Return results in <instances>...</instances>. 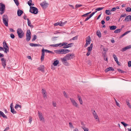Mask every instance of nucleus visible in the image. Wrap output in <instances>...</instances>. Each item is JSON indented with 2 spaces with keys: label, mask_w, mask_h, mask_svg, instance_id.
Instances as JSON below:
<instances>
[{
  "label": "nucleus",
  "mask_w": 131,
  "mask_h": 131,
  "mask_svg": "<svg viewBox=\"0 0 131 131\" xmlns=\"http://www.w3.org/2000/svg\"><path fill=\"white\" fill-rule=\"evenodd\" d=\"M126 16V14H122L120 16V18H122L123 17H125Z\"/></svg>",
  "instance_id": "nucleus-53"
},
{
  "label": "nucleus",
  "mask_w": 131,
  "mask_h": 131,
  "mask_svg": "<svg viewBox=\"0 0 131 131\" xmlns=\"http://www.w3.org/2000/svg\"><path fill=\"white\" fill-rule=\"evenodd\" d=\"M78 36H77L75 37H73L72 39L73 40H75L77 39H78Z\"/></svg>",
  "instance_id": "nucleus-56"
},
{
  "label": "nucleus",
  "mask_w": 131,
  "mask_h": 131,
  "mask_svg": "<svg viewBox=\"0 0 131 131\" xmlns=\"http://www.w3.org/2000/svg\"><path fill=\"white\" fill-rule=\"evenodd\" d=\"M114 69L112 67H109L107 68L105 70V72H107L110 71H114Z\"/></svg>",
  "instance_id": "nucleus-20"
},
{
  "label": "nucleus",
  "mask_w": 131,
  "mask_h": 131,
  "mask_svg": "<svg viewBox=\"0 0 131 131\" xmlns=\"http://www.w3.org/2000/svg\"><path fill=\"white\" fill-rule=\"evenodd\" d=\"M126 102L127 105L130 108H131V106L129 103V100H126Z\"/></svg>",
  "instance_id": "nucleus-36"
},
{
  "label": "nucleus",
  "mask_w": 131,
  "mask_h": 131,
  "mask_svg": "<svg viewBox=\"0 0 131 131\" xmlns=\"http://www.w3.org/2000/svg\"><path fill=\"white\" fill-rule=\"evenodd\" d=\"M17 34L18 37L20 38H22L24 36V32L21 28H18L17 30Z\"/></svg>",
  "instance_id": "nucleus-3"
},
{
  "label": "nucleus",
  "mask_w": 131,
  "mask_h": 131,
  "mask_svg": "<svg viewBox=\"0 0 131 131\" xmlns=\"http://www.w3.org/2000/svg\"><path fill=\"white\" fill-rule=\"evenodd\" d=\"M91 40L90 39V38H87L86 40V42L88 43L89 44H90V43Z\"/></svg>",
  "instance_id": "nucleus-42"
},
{
  "label": "nucleus",
  "mask_w": 131,
  "mask_h": 131,
  "mask_svg": "<svg viewBox=\"0 0 131 131\" xmlns=\"http://www.w3.org/2000/svg\"><path fill=\"white\" fill-rule=\"evenodd\" d=\"M128 65L129 67H131V61H129L128 62Z\"/></svg>",
  "instance_id": "nucleus-55"
},
{
  "label": "nucleus",
  "mask_w": 131,
  "mask_h": 131,
  "mask_svg": "<svg viewBox=\"0 0 131 131\" xmlns=\"http://www.w3.org/2000/svg\"><path fill=\"white\" fill-rule=\"evenodd\" d=\"M130 48H131V45H129L123 48L121 50V51L122 52H124L126 51L127 49H129Z\"/></svg>",
  "instance_id": "nucleus-13"
},
{
  "label": "nucleus",
  "mask_w": 131,
  "mask_h": 131,
  "mask_svg": "<svg viewBox=\"0 0 131 131\" xmlns=\"http://www.w3.org/2000/svg\"><path fill=\"white\" fill-rule=\"evenodd\" d=\"M77 97L79 101L81 104H82L83 103V101L81 97L79 95H77Z\"/></svg>",
  "instance_id": "nucleus-28"
},
{
  "label": "nucleus",
  "mask_w": 131,
  "mask_h": 131,
  "mask_svg": "<svg viewBox=\"0 0 131 131\" xmlns=\"http://www.w3.org/2000/svg\"><path fill=\"white\" fill-rule=\"evenodd\" d=\"M9 31H10L12 32H14L15 30H14V29L12 28H10L9 29Z\"/></svg>",
  "instance_id": "nucleus-62"
},
{
  "label": "nucleus",
  "mask_w": 131,
  "mask_h": 131,
  "mask_svg": "<svg viewBox=\"0 0 131 131\" xmlns=\"http://www.w3.org/2000/svg\"><path fill=\"white\" fill-rule=\"evenodd\" d=\"M5 5L2 3H0V14L2 15L3 14L5 11Z\"/></svg>",
  "instance_id": "nucleus-4"
},
{
  "label": "nucleus",
  "mask_w": 131,
  "mask_h": 131,
  "mask_svg": "<svg viewBox=\"0 0 131 131\" xmlns=\"http://www.w3.org/2000/svg\"><path fill=\"white\" fill-rule=\"evenodd\" d=\"M111 10L110 9L106 10L105 11V13L107 15H110L111 14Z\"/></svg>",
  "instance_id": "nucleus-31"
},
{
  "label": "nucleus",
  "mask_w": 131,
  "mask_h": 131,
  "mask_svg": "<svg viewBox=\"0 0 131 131\" xmlns=\"http://www.w3.org/2000/svg\"><path fill=\"white\" fill-rule=\"evenodd\" d=\"M129 19L130 21H131V16L130 15L127 16L125 17V19L123 20V21H129Z\"/></svg>",
  "instance_id": "nucleus-18"
},
{
  "label": "nucleus",
  "mask_w": 131,
  "mask_h": 131,
  "mask_svg": "<svg viewBox=\"0 0 131 131\" xmlns=\"http://www.w3.org/2000/svg\"><path fill=\"white\" fill-rule=\"evenodd\" d=\"M52 103L54 107H55L56 106V103L55 102H52Z\"/></svg>",
  "instance_id": "nucleus-61"
},
{
  "label": "nucleus",
  "mask_w": 131,
  "mask_h": 131,
  "mask_svg": "<svg viewBox=\"0 0 131 131\" xmlns=\"http://www.w3.org/2000/svg\"><path fill=\"white\" fill-rule=\"evenodd\" d=\"M48 5V3H46L45 1L40 3V5L43 8H47Z\"/></svg>",
  "instance_id": "nucleus-10"
},
{
  "label": "nucleus",
  "mask_w": 131,
  "mask_h": 131,
  "mask_svg": "<svg viewBox=\"0 0 131 131\" xmlns=\"http://www.w3.org/2000/svg\"><path fill=\"white\" fill-rule=\"evenodd\" d=\"M122 29H117L116 30H115L114 31V32L115 33H119V32H120L121 31Z\"/></svg>",
  "instance_id": "nucleus-38"
},
{
  "label": "nucleus",
  "mask_w": 131,
  "mask_h": 131,
  "mask_svg": "<svg viewBox=\"0 0 131 131\" xmlns=\"http://www.w3.org/2000/svg\"><path fill=\"white\" fill-rule=\"evenodd\" d=\"M121 124H122L125 127H126V126L128 125L125 123L124 122H121Z\"/></svg>",
  "instance_id": "nucleus-39"
},
{
  "label": "nucleus",
  "mask_w": 131,
  "mask_h": 131,
  "mask_svg": "<svg viewBox=\"0 0 131 131\" xmlns=\"http://www.w3.org/2000/svg\"><path fill=\"white\" fill-rule=\"evenodd\" d=\"M103 56L104 57V59L105 61H107V57L106 55V52H104L103 54Z\"/></svg>",
  "instance_id": "nucleus-27"
},
{
  "label": "nucleus",
  "mask_w": 131,
  "mask_h": 131,
  "mask_svg": "<svg viewBox=\"0 0 131 131\" xmlns=\"http://www.w3.org/2000/svg\"><path fill=\"white\" fill-rule=\"evenodd\" d=\"M29 45L30 46L32 47L42 46L41 45L39 44H34L31 43H30L29 44Z\"/></svg>",
  "instance_id": "nucleus-21"
},
{
  "label": "nucleus",
  "mask_w": 131,
  "mask_h": 131,
  "mask_svg": "<svg viewBox=\"0 0 131 131\" xmlns=\"http://www.w3.org/2000/svg\"><path fill=\"white\" fill-rule=\"evenodd\" d=\"M11 109V112L13 114H15L16 113V112L14 110V108H12Z\"/></svg>",
  "instance_id": "nucleus-41"
},
{
  "label": "nucleus",
  "mask_w": 131,
  "mask_h": 131,
  "mask_svg": "<svg viewBox=\"0 0 131 131\" xmlns=\"http://www.w3.org/2000/svg\"><path fill=\"white\" fill-rule=\"evenodd\" d=\"M127 12H130L131 11V8L130 7H128L125 8Z\"/></svg>",
  "instance_id": "nucleus-40"
},
{
  "label": "nucleus",
  "mask_w": 131,
  "mask_h": 131,
  "mask_svg": "<svg viewBox=\"0 0 131 131\" xmlns=\"http://www.w3.org/2000/svg\"><path fill=\"white\" fill-rule=\"evenodd\" d=\"M18 107H19L20 108L21 107V106L20 105L17 104L15 106V108L16 109H18Z\"/></svg>",
  "instance_id": "nucleus-43"
},
{
  "label": "nucleus",
  "mask_w": 131,
  "mask_h": 131,
  "mask_svg": "<svg viewBox=\"0 0 131 131\" xmlns=\"http://www.w3.org/2000/svg\"><path fill=\"white\" fill-rule=\"evenodd\" d=\"M110 19V17L109 16H108L106 17V20L107 21H108Z\"/></svg>",
  "instance_id": "nucleus-63"
},
{
  "label": "nucleus",
  "mask_w": 131,
  "mask_h": 131,
  "mask_svg": "<svg viewBox=\"0 0 131 131\" xmlns=\"http://www.w3.org/2000/svg\"><path fill=\"white\" fill-rule=\"evenodd\" d=\"M37 38V36L36 35H34V37L32 40V41H35Z\"/></svg>",
  "instance_id": "nucleus-46"
},
{
  "label": "nucleus",
  "mask_w": 131,
  "mask_h": 131,
  "mask_svg": "<svg viewBox=\"0 0 131 131\" xmlns=\"http://www.w3.org/2000/svg\"><path fill=\"white\" fill-rule=\"evenodd\" d=\"M93 114L94 118L95 119H97L99 122L100 121L99 117L96 113L95 112V110H94L93 111Z\"/></svg>",
  "instance_id": "nucleus-12"
},
{
  "label": "nucleus",
  "mask_w": 131,
  "mask_h": 131,
  "mask_svg": "<svg viewBox=\"0 0 131 131\" xmlns=\"http://www.w3.org/2000/svg\"><path fill=\"white\" fill-rule=\"evenodd\" d=\"M113 57L115 61L116 62L117 64L118 65H119V63L118 61V59L116 55L115 54H113Z\"/></svg>",
  "instance_id": "nucleus-19"
},
{
  "label": "nucleus",
  "mask_w": 131,
  "mask_h": 131,
  "mask_svg": "<svg viewBox=\"0 0 131 131\" xmlns=\"http://www.w3.org/2000/svg\"><path fill=\"white\" fill-rule=\"evenodd\" d=\"M0 116L2 117V116L4 118H7V116L5 115V114L4 113L0 111Z\"/></svg>",
  "instance_id": "nucleus-25"
},
{
  "label": "nucleus",
  "mask_w": 131,
  "mask_h": 131,
  "mask_svg": "<svg viewBox=\"0 0 131 131\" xmlns=\"http://www.w3.org/2000/svg\"><path fill=\"white\" fill-rule=\"evenodd\" d=\"M97 35L99 37V38H100L101 37V33L99 30H98L96 32Z\"/></svg>",
  "instance_id": "nucleus-33"
},
{
  "label": "nucleus",
  "mask_w": 131,
  "mask_h": 131,
  "mask_svg": "<svg viewBox=\"0 0 131 131\" xmlns=\"http://www.w3.org/2000/svg\"><path fill=\"white\" fill-rule=\"evenodd\" d=\"M109 28L111 30H114L117 27L115 26H109Z\"/></svg>",
  "instance_id": "nucleus-29"
},
{
  "label": "nucleus",
  "mask_w": 131,
  "mask_h": 131,
  "mask_svg": "<svg viewBox=\"0 0 131 131\" xmlns=\"http://www.w3.org/2000/svg\"><path fill=\"white\" fill-rule=\"evenodd\" d=\"M111 11H115L116 10V8L115 7H114L110 9Z\"/></svg>",
  "instance_id": "nucleus-58"
},
{
  "label": "nucleus",
  "mask_w": 131,
  "mask_h": 131,
  "mask_svg": "<svg viewBox=\"0 0 131 131\" xmlns=\"http://www.w3.org/2000/svg\"><path fill=\"white\" fill-rule=\"evenodd\" d=\"M3 48H7L9 47L6 41H4L3 42Z\"/></svg>",
  "instance_id": "nucleus-26"
},
{
  "label": "nucleus",
  "mask_w": 131,
  "mask_h": 131,
  "mask_svg": "<svg viewBox=\"0 0 131 131\" xmlns=\"http://www.w3.org/2000/svg\"><path fill=\"white\" fill-rule=\"evenodd\" d=\"M104 8V7L97 8L95 9V10L96 11H100L103 9Z\"/></svg>",
  "instance_id": "nucleus-45"
},
{
  "label": "nucleus",
  "mask_w": 131,
  "mask_h": 131,
  "mask_svg": "<svg viewBox=\"0 0 131 131\" xmlns=\"http://www.w3.org/2000/svg\"><path fill=\"white\" fill-rule=\"evenodd\" d=\"M117 71L121 73H124L125 72V71H124L123 70H122L120 69H117Z\"/></svg>",
  "instance_id": "nucleus-48"
},
{
  "label": "nucleus",
  "mask_w": 131,
  "mask_h": 131,
  "mask_svg": "<svg viewBox=\"0 0 131 131\" xmlns=\"http://www.w3.org/2000/svg\"><path fill=\"white\" fill-rule=\"evenodd\" d=\"M44 50L42 49L41 50V61H42L44 60L45 56L44 52L43 51Z\"/></svg>",
  "instance_id": "nucleus-17"
},
{
  "label": "nucleus",
  "mask_w": 131,
  "mask_h": 131,
  "mask_svg": "<svg viewBox=\"0 0 131 131\" xmlns=\"http://www.w3.org/2000/svg\"><path fill=\"white\" fill-rule=\"evenodd\" d=\"M61 60L63 63L65 65L66 64V56H64L63 58H61Z\"/></svg>",
  "instance_id": "nucleus-34"
},
{
  "label": "nucleus",
  "mask_w": 131,
  "mask_h": 131,
  "mask_svg": "<svg viewBox=\"0 0 131 131\" xmlns=\"http://www.w3.org/2000/svg\"><path fill=\"white\" fill-rule=\"evenodd\" d=\"M3 22L5 25L7 27L8 26V17L6 14H4L2 17Z\"/></svg>",
  "instance_id": "nucleus-1"
},
{
  "label": "nucleus",
  "mask_w": 131,
  "mask_h": 131,
  "mask_svg": "<svg viewBox=\"0 0 131 131\" xmlns=\"http://www.w3.org/2000/svg\"><path fill=\"white\" fill-rule=\"evenodd\" d=\"M28 21V25L30 26L31 28H32L34 27V26L31 24V22L30 20L28 18L27 19Z\"/></svg>",
  "instance_id": "nucleus-23"
},
{
  "label": "nucleus",
  "mask_w": 131,
  "mask_h": 131,
  "mask_svg": "<svg viewBox=\"0 0 131 131\" xmlns=\"http://www.w3.org/2000/svg\"><path fill=\"white\" fill-rule=\"evenodd\" d=\"M10 35V37L12 39H14L15 37L14 35L12 33Z\"/></svg>",
  "instance_id": "nucleus-54"
},
{
  "label": "nucleus",
  "mask_w": 131,
  "mask_h": 131,
  "mask_svg": "<svg viewBox=\"0 0 131 131\" xmlns=\"http://www.w3.org/2000/svg\"><path fill=\"white\" fill-rule=\"evenodd\" d=\"M70 100L72 105L77 107H78V104L77 103L75 100L73 98H70Z\"/></svg>",
  "instance_id": "nucleus-9"
},
{
  "label": "nucleus",
  "mask_w": 131,
  "mask_h": 131,
  "mask_svg": "<svg viewBox=\"0 0 131 131\" xmlns=\"http://www.w3.org/2000/svg\"><path fill=\"white\" fill-rule=\"evenodd\" d=\"M66 43L63 42V43H60L58 44H57L54 45H51V46H52L53 47H57L58 46L61 47V46L65 45ZM64 48H66V46H64L63 47Z\"/></svg>",
  "instance_id": "nucleus-8"
},
{
  "label": "nucleus",
  "mask_w": 131,
  "mask_h": 131,
  "mask_svg": "<svg viewBox=\"0 0 131 131\" xmlns=\"http://www.w3.org/2000/svg\"><path fill=\"white\" fill-rule=\"evenodd\" d=\"M82 6V5L81 4H77L76 5L75 7V8H77Z\"/></svg>",
  "instance_id": "nucleus-50"
},
{
  "label": "nucleus",
  "mask_w": 131,
  "mask_h": 131,
  "mask_svg": "<svg viewBox=\"0 0 131 131\" xmlns=\"http://www.w3.org/2000/svg\"><path fill=\"white\" fill-rule=\"evenodd\" d=\"M23 10H20L19 9L17 11V14L18 16H21L22 14L23 13Z\"/></svg>",
  "instance_id": "nucleus-22"
},
{
  "label": "nucleus",
  "mask_w": 131,
  "mask_h": 131,
  "mask_svg": "<svg viewBox=\"0 0 131 131\" xmlns=\"http://www.w3.org/2000/svg\"><path fill=\"white\" fill-rule=\"evenodd\" d=\"M55 53L59 54L66 53V49H60L54 51Z\"/></svg>",
  "instance_id": "nucleus-6"
},
{
  "label": "nucleus",
  "mask_w": 131,
  "mask_h": 131,
  "mask_svg": "<svg viewBox=\"0 0 131 131\" xmlns=\"http://www.w3.org/2000/svg\"><path fill=\"white\" fill-rule=\"evenodd\" d=\"M9 127H8L6 128L5 130H4V131H7V130H9Z\"/></svg>",
  "instance_id": "nucleus-64"
},
{
  "label": "nucleus",
  "mask_w": 131,
  "mask_h": 131,
  "mask_svg": "<svg viewBox=\"0 0 131 131\" xmlns=\"http://www.w3.org/2000/svg\"><path fill=\"white\" fill-rule=\"evenodd\" d=\"M42 94L43 95L44 97H47V94L46 90L43 89L42 90Z\"/></svg>",
  "instance_id": "nucleus-24"
},
{
  "label": "nucleus",
  "mask_w": 131,
  "mask_h": 131,
  "mask_svg": "<svg viewBox=\"0 0 131 131\" xmlns=\"http://www.w3.org/2000/svg\"><path fill=\"white\" fill-rule=\"evenodd\" d=\"M32 120V119L31 117V116H30L29 117V122L30 123V124L31 123V121Z\"/></svg>",
  "instance_id": "nucleus-51"
},
{
  "label": "nucleus",
  "mask_w": 131,
  "mask_h": 131,
  "mask_svg": "<svg viewBox=\"0 0 131 131\" xmlns=\"http://www.w3.org/2000/svg\"><path fill=\"white\" fill-rule=\"evenodd\" d=\"M92 48L89 47H88L87 49L88 51H91L92 49Z\"/></svg>",
  "instance_id": "nucleus-57"
},
{
  "label": "nucleus",
  "mask_w": 131,
  "mask_h": 131,
  "mask_svg": "<svg viewBox=\"0 0 131 131\" xmlns=\"http://www.w3.org/2000/svg\"><path fill=\"white\" fill-rule=\"evenodd\" d=\"M43 49L44 50L43 51H44V52L45 51L47 53H51L53 54H54V53L52 51H50V50H47V49Z\"/></svg>",
  "instance_id": "nucleus-32"
},
{
  "label": "nucleus",
  "mask_w": 131,
  "mask_h": 131,
  "mask_svg": "<svg viewBox=\"0 0 131 131\" xmlns=\"http://www.w3.org/2000/svg\"><path fill=\"white\" fill-rule=\"evenodd\" d=\"M29 12L32 14H37L38 13V9L35 7H30Z\"/></svg>",
  "instance_id": "nucleus-2"
},
{
  "label": "nucleus",
  "mask_w": 131,
  "mask_h": 131,
  "mask_svg": "<svg viewBox=\"0 0 131 131\" xmlns=\"http://www.w3.org/2000/svg\"><path fill=\"white\" fill-rule=\"evenodd\" d=\"M67 44L68 43L66 42V48L71 47L72 45L73 44V43H72Z\"/></svg>",
  "instance_id": "nucleus-30"
},
{
  "label": "nucleus",
  "mask_w": 131,
  "mask_h": 131,
  "mask_svg": "<svg viewBox=\"0 0 131 131\" xmlns=\"http://www.w3.org/2000/svg\"><path fill=\"white\" fill-rule=\"evenodd\" d=\"M15 3L17 6H18L19 4L18 0H14Z\"/></svg>",
  "instance_id": "nucleus-44"
},
{
  "label": "nucleus",
  "mask_w": 131,
  "mask_h": 131,
  "mask_svg": "<svg viewBox=\"0 0 131 131\" xmlns=\"http://www.w3.org/2000/svg\"><path fill=\"white\" fill-rule=\"evenodd\" d=\"M31 37V33L29 30H27L26 34V40L28 42L30 40Z\"/></svg>",
  "instance_id": "nucleus-5"
},
{
  "label": "nucleus",
  "mask_w": 131,
  "mask_h": 131,
  "mask_svg": "<svg viewBox=\"0 0 131 131\" xmlns=\"http://www.w3.org/2000/svg\"><path fill=\"white\" fill-rule=\"evenodd\" d=\"M6 59L4 58H2L1 59L2 64L4 69L6 67Z\"/></svg>",
  "instance_id": "nucleus-11"
},
{
  "label": "nucleus",
  "mask_w": 131,
  "mask_h": 131,
  "mask_svg": "<svg viewBox=\"0 0 131 131\" xmlns=\"http://www.w3.org/2000/svg\"><path fill=\"white\" fill-rule=\"evenodd\" d=\"M32 0H29L28 2V4L29 6H31V4L32 3Z\"/></svg>",
  "instance_id": "nucleus-47"
},
{
  "label": "nucleus",
  "mask_w": 131,
  "mask_h": 131,
  "mask_svg": "<svg viewBox=\"0 0 131 131\" xmlns=\"http://www.w3.org/2000/svg\"><path fill=\"white\" fill-rule=\"evenodd\" d=\"M37 69L41 71L44 72V67L43 65H41L37 68Z\"/></svg>",
  "instance_id": "nucleus-15"
},
{
  "label": "nucleus",
  "mask_w": 131,
  "mask_h": 131,
  "mask_svg": "<svg viewBox=\"0 0 131 131\" xmlns=\"http://www.w3.org/2000/svg\"><path fill=\"white\" fill-rule=\"evenodd\" d=\"M38 115L39 116V117L40 118V119L41 121H42L43 122H44V118L42 116V113H40L39 111L38 113Z\"/></svg>",
  "instance_id": "nucleus-14"
},
{
  "label": "nucleus",
  "mask_w": 131,
  "mask_h": 131,
  "mask_svg": "<svg viewBox=\"0 0 131 131\" xmlns=\"http://www.w3.org/2000/svg\"><path fill=\"white\" fill-rule=\"evenodd\" d=\"M91 13V12H90L89 13H87L86 14H84L82 16V17H86V16L89 14H90Z\"/></svg>",
  "instance_id": "nucleus-49"
},
{
  "label": "nucleus",
  "mask_w": 131,
  "mask_h": 131,
  "mask_svg": "<svg viewBox=\"0 0 131 131\" xmlns=\"http://www.w3.org/2000/svg\"><path fill=\"white\" fill-rule=\"evenodd\" d=\"M70 127L71 128H74V127H73L72 123L71 122H70L69 123Z\"/></svg>",
  "instance_id": "nucleus-52"
},
{
  "label": "nucleus",
  "mask_w": 131,
  "mask_h": 131,
  "mask_svg": "<svg viewBox=\"0 0 131 131\" xmlns=\"http://www.w3.org/2000/svg\"><path fill=\"white\" fill-rule=\"evenodd\" d=\"M59 61L58 60L55 61L53 63V65L54 66H56L59 63Z\"/></svg>",
  "instance_id": "nucleus-35"
},
{
  "label": "nucleus",
  "mask_w": 131,
  "mask_h": 131,
  "mask_svg": "<svg viewBox=\"0 0 131 131\" xmlns=\"http://www.w3.org/2000/svg\"><path fill=\"white\" fill-rule=\"evenodd\" d=\"M74 57V53H68L66 54V60L67 59L68 60H70L73 59Z\"/></svg>",
  "instance_id": "nucleus-7"
},
{
  "label": "nucleus",
  "mask_w": 131,
  "mask_h": 131,
  "mask_svg": "<svg viewBox=\"0 0 131 131\" xmlns=\"http://www.w3.org/2000/svg\"><path fill=\"white\" fill-rule=\"evenodd\" d=\"M91 53V51H88V52H87V53L86 54V55L87 56H89L90 55Z\"/></svg>",
  "instance_id": "nucleus-59"
},
{
  "label": "nucleus",
  "mask_w": 131,
  "mask_h": 131,
  "mask_svg": "<svg viewBox=\"0 0 131 131\" xmlns=\"http://www.w3.org/2000/svg\"><path fill=\"white\" fill-rule=\"evenodd\" d=\"M91 17H90L89 16L87 17L84 20V21L85 22L88 20H89L90 18Z\"/></svg>",
  "instance_id": "nucleus-60"
},
{
  "label": "nucleus",
  "mask_w": 131,
  "mask_h": 131,
  "mask_svg": "<svg viewBox=\"0 0 131 131\" xmlns=\"http://www.w3.org/2000/svg\"><path fill=\"white\" fill-rule=\"evenodd\" d=\"M64 23H62L61 22H58L54 24V26H57L58 25H59L60 26H63L64 25Z\"/></svg>",
  "instance_id": "nucleus-16"
},
{
  "label": "nucleus",
  "mask_w": 131,
  "mask_h": 131,
  "mask_svg": "<svg viewBox=\"0 0 131 131\" xmlns=\"http://www.w3.org/2000/svg\"><path fill=\"white\" fill-rule=\"evenodd\" d=\"M4 52L5 53H7L9 51V48H4Z\"/></svg>",
  "instance_id": "nucleus-37"
}]
</instances>
